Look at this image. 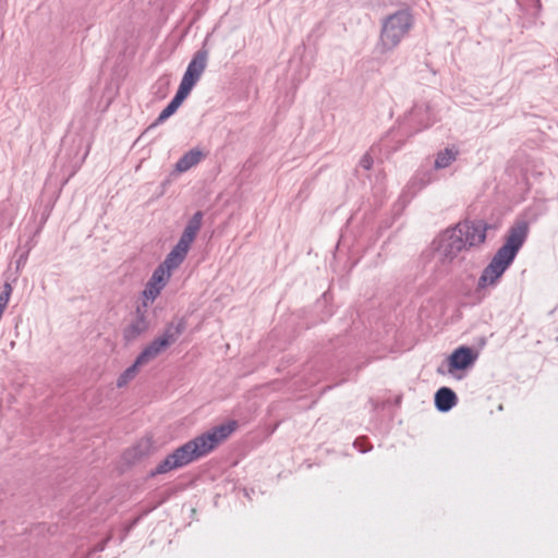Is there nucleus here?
I'll list each match as a JSON object with an SVG mask.
<instances>
[{"mask_svg": "<svg viewBox=\"0 0 558 558\" xmlns=\"http://www.w3.org/2000/svg\"><path fill=\"white\" fill-rule=\"evenodd\" d=\"M186 97H187V95H185L184 93H182L181 90L178 89L173 99L160 112L159 117L157 118L156 124L162 123L169 117H171L178 110V108L181 106V104L186 99Z\"/></svg>", "mask_w": 558, "mask_h": 558, "instance_id": "nucleus-11", "label": "nucleus"}, {"mask_svg": "<svg viewBox=\"0 0 558 558\" xmlns=\"http://www.w3.org/2000/svg\"><path fill=\"white\" fill-rule=\"evenodd\" d=\"M172 342H174V336L171 332L166 331L142 351V353L136 357L137 364H141L142 366L147 364L158 356L160 352H162Z\"/></svg>", "mask_w": 558, "mask_h": 558, "instance_id": "nucleus-7", "label": "nucleus"}, {"mask_svg": "<svg viewBox=\"0 0 558 558\" xmlns=\"http://www.w3.org/2000/svg\"><path fill=\"white\" fill-rule=\"evenodd\" d=\"M11 292L12 288L10 283H5L3 291L0 293V312L2 313L9 303Z\"/></svg>", "mask_w": 558, "mask_h": 558, "instance_id": "nucleus-18", "label": "nucleus"}, {"mask_svg": "<svg viewBox=\"0 0 558 558\" xmlns=\"http://www.w3.org/2000/svg\"><path fill=\"white\" fill-rule=\"evenodd\" d=\"M488 226L483 221H463L450 231L449 253L457 254L462 250L483 244L486 240Z\"/></svg>", "mask_w": 558, "mask_h": 558, "instance_id": "nucleus-3", "label": "nucleus"}, {"mask_svg": "<svg viewBox=\"0 0 558 558\" xmlns=\"http://www.w3.org/2000/svg\"><path fill=\"white\" fill-rule=\"evenodd\" d=\"M186 254L187 252L181 251L178 246H174L162 265L170 270L175 269L184 260Z\"/></svg>", "mask_w": 558, "mask_h": 558, "instance_id": "nucleus-12", "label": "nucleus"}, {"mask_svg": "<svg viewBox=\"0 0 558 558\" xmlns=\"http://www.w3.org/2000/svg\"><path fill=\"white\" fill-rule=\"evenodd\" d=\"M458 151L452 148H446L437 155L435 167L438 169L446 168L451 165L457 158Z\"/></svg>", "mask_w": 558, "mask_h": 558, "instance_id": "nucleus-13", "label": "nucleus"}, {"mask_svg": "<svg viewBox=\"0 0 558 558\" xmlns=\"http://www.w3.org/2000/svg\"><path fill=\"white\" fill-rule=\"evenodd\" d=\"M372 165H373V159H372V157H371L368 154H366L365 156H363V158L361 159V166H362L364 169L368 170V169H371V168H372Z\"/></svg>", "mask_w": 558, "mask_h": 558, "instance_id": "nucleus-20", "label": "nucleus"}, {"mask_svg": "<svg viewBox=\"0 0 558 558\" xmlns=\"http://www.w3.org/2000/svg\"><path fill=\"white\" fill-rule=\"evenodd\" d=\"M162 288L163 287H161L160 284L149 280L144 290V296L148 300L154 301L159 295Z\"/></svg>", "mask_w": 558, "mask_h": 558, "instance_id": "nucleus-17", "label": "nucleus"}, {"mask_svg": "<svg viewBox=\"0 0 558 558\" xmlns=\"http://www.w3.org/2000/svg\"><path fill=\"white\" fill-rule=\"evenodd\" d=\"M147 329L148 323L146 322L144 315H138L136 319H134L124 328L123 337L126 341H133Z\"/></svg>", "mask_w": 558, "mask_h": 558, "instance_id": "nucleus-9", "label": "nucleus"}, {"mask_svg": "<svg viewBox=\"0 0 558 558\" xmlns=\"http://www.w3.org/2000/svg\"><path fill=\"white\" fill-rule=\"evenodd\" d=\"M202 214L196 213L190 223L186 226L183 232L190 234L195 239L199 228H201Z\"/></svg>", "mask_w": 558, "mask_h": 558, "instance_id": "nucleus-16", "label": "nucleus"}, {"mask_svg": "<svg viewBox=\"0 0 558 558\" xmlns=\"http://www.w3.org/2000/svg\"><path fill=\"white\" fill-rule=\"evenodd\" d=\"M203 158L204 155L201 150L191 149L178 160L175 163V169L179 172H185L192 167L196 166Z\"/></svg>", "mask_w": 558, "mask_h": 558, "instance_id": "nucleus-10", "label": "nucleus"}, {"mask_svg": "<svg viewBox=\"0 0 558 558\" xmlns=\"http://www.w3.org/2000/svg\"><path fill=\"white\" fill-rule=\"evenodd\" d=\"M526 235L527 225L525 222L515 223L510 228L504 245L498 248L489 264L483 269L477 282L478 289L497 284L505 271L514 260Z\"/></svg>", "mask_w": 558, "mask_h": 558, "instance_id": "nucleus-2", "label": "nucleus"}, {"mask_svg": "<svg viewBox=\"0 0 558 558\" xmlns=\"http://www.w3.org/2000/svg\"><path fill=\"white\" fill-rule=\"evenodd\" d=\"M171 276V270L168 269L165 265H160L153 274L150 280L155 283L160 284L161 287H165L167 281L169 280Z\"/></svg>", "mask_w": 558, "mask_h": 558, "instance_id": "nucleus-15", "label": "nucleus"}, {"mask_svg": "<svg viewBox=\"0 0 558 558\" xmlns=\"http://www.w3.org/2000/svg\"><path fill=\"white\" fill-rule=\"evenodd\" d=\"M141 364H137V361L135 360L134 364L126 368L117 379V386L119 388H122L129 384L138 373V368L141 367Z\"/></svg>", "mask_w": 558, "mask_h": 558, "instance_id": "nucleus-14", "label": "nucleus"}, {"mask_svg": "<svg viewBox=\"0 0 558 558\" xmlns=\"http://www.w3.org/2000/svg\"><path fill=\"white\" fill-rule=\"evenodd\" d=\"M207 51L198 50L192 58L179 85V90L190 95L207 66Z\"/></svg>", "mask_w": 558, "mask_h": 558, "instance_id": "nucleus-5", "label": "nucleus"}, {"mask_svg": "<svg viewBox=\"0 0 558 558\" xmlns=\"http://www.w3.org/2000/svg\"><path fill=\"white\" fill-rule=\"evenodd\" d=\"M477 360V352L470 347H459L448 357V373L461 378L458 372L465 371Z\"/></svg>", "mask_w": 558, "mask_h": 558, "instance_id": "nucleus-6", "label": "nucleus"}, {"mask_svg": "<svg viewBox=\"0 0 558 558\" xmlns=\"http://www.w3.org/2000/svg\"><path fill=\"white\" fill-rule=\"evenodd\" d=\"M457 403L456 393L447 387L440 388L435 395V404L439 411L447 412Z\"/></svg>", "mask_w": 558, "mask_h": 558, "instance_id": "nucleus-8", "label": "nucleus"}, {"mask_svg": "<svg viewBox=\"0 0 558 558\" xmlns=\"http://www.w3.org/2000/svg\"><path fill=\"white\" fill-rule=\"evenodd\" d=\"M412 26V15L408 10L399 11L390 15L384 23L380 45L383 50L395 48L408 34Z\"/></svg>", "mask_w": 558, "mask_h": 558, "instance_id": "nucleus-4", "label": "nucleus"}, {"mask_svg": "<svg viewBox=\"0 0 558 558\" xmlns=\"http://www.w3.org/2000/svg\"><path fill=\"white\" fill-rule=\"evenodd\" d=\"M194 238H192L190 234H186L185 232L182 233L178 244V246L181 251L189 252L191 244L193 243Z\"/></svg>", "mask_w": 558, "mask_h": 558, "instance_id": "nucleus-19", "label": "nucleus"}, {"mask_svg": "<svg viewBox=\"0 0 558 558\" xmlns=\"http://www.w3.org/2000/svg\"><path fill=\"white\" fill-rule=\"evenodd\" d=\"M235 427L236 424L234 422L221 424L185 442L161 460L155 469L150 471L149 476L155 477L160 474H166L206 456L220 442L226 440L235 430Z\"/></svg>", "mask_w": 558, "mask_h": 558, "instance_id": "nucleus-1", "label": "nucleus"}]
</instances>
